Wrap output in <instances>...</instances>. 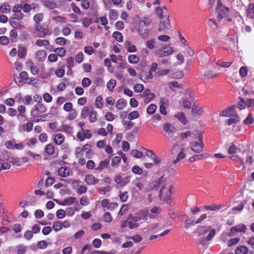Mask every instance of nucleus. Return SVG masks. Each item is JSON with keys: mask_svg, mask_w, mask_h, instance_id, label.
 <instances>
[{"mask_svg": "<svg viewBox=\"0 0 254 254\" xmlns=\"http://www.w3.org/2000/svg\"><path fill=\"white\" fill-rule=\"evenodd\" d=\"M215 12L217 14L216 18L218 21H219L221 19L223 18H226L228 22L232 21L231 18L228 16L229 8L223 5L220 0L218 1Z\"/></svg>", "mask_w": 254, "mask_h": 254, "instance_id": "nucleus-1", "label": "nucleus"}, {"mask_svg": "<svg viewBox=\"0 0 254 254\" xmlns=\"http://www.w3.org/2000/svg\"><path fill=\"white\" fill-rule=\"evenodd\" d=\"M34 34L38 37H44L46 35H50L49 30L47 26H42L40 24H35Z\"/></svg>", "mask_w": 254, "mask_h": 254, "instance_id": "nucleus-2", "label": "nucleus"}, {"mask_svg": "<svg viewBox=\"0 0 254 254\" xmlns=\"http://www.w3.org/2000/svg\"><path fill=\"white\" fill-rule=\"evenodd\" d=\"M173 53L172 48L169 46H166L156 50L154 53L156 56L161 58L171 55Z\"/></svg>", "mask_w": 254, "mask_h": 254, "instance_id": "nucleus-3", "label": "nucleus"}, {"mask_svg": "<svg viewBox=\"0 0 254 254\" xmlns=\"http://www.w3.org/2000/svg\"><path fill=\"white\" fill-rule=\"evenodd\" d=\"M47 108L43 104H37L35 105L34 107L31 111V116H37L42 113L46 111Z\"/></svg>", "mask_w": 254, "mask_h": 254, "instance_id": "nucleus-4", "label": "nucleus"}, {"mask_svg": "<svg viewBox=\"0 0 254 254\" xmlns=\"http://www.w3.org/2000/svg\"><path fill=\"white\" fill-rule=\"evenodd\" d=\"M148 211L147 210H143L139 211L136 216H131L128 218V219H131L133 221L136 223L139 221L141 219H143L144 220L147 219V214Z\"/></svg>", "mask_w": 254, "mask_h": 254, "instance_id": "nucleus-5", "label": "nucleus"}, {"mask_svg": "<svg viewBox=\"0 0 254 254\" xmlns=\"http://www.w3.org/2000/svg\"><path fill=\"white\" fill-rule=\"evenodd\" d=\"M247 229V227L245 225L241 224L232 227L230 229L231 232L228 235L229 237H233L234 236V232L245 233Z\"/></svg>", "mask_w": 254, "mask_h": 254, "instance_id": "nucleus-6", "label": "nucleus"}, {"mask_svg": "<svg viewBox=\"0 0 254 254\" xmlns=\"http://www.w3.org/2000/svg\"><path fill=\"white\" fill-rule=\"evenodd\" d=\"M215 235V230L214 229H211L207 237H201L199 239V243L203 246L207 245V241H210Z\"/></svg>", "mask_w": 254, "mask_h": 254, "instance_id": "nucleus-7", "label": "nucleus"}, {"mask_svg": "<svg viewBox=\"0 0 254 254\" xmlns=\"http://www.w3.org/2000/svg\"><path fill=\"white\" fill-rule=\"evenodd\" d=\"M137 32L142 38L145 39L148 37L149 31L147 28L145 27V26L140 23H139L138 25Z\"/></svg>", "mask_w": 254, "mask_h": 254, "instance_id": "nucleus-8", "label": "nucleus"}, {"mask_svg": "<svg viewBox=\"0 0 254 254\" xmlns=\"http://www.w3.org/2000/svg\"><path fill=\"white\" fill-rule=\"evenodd\" d=\"M85 183L88 185H94L97 184L99 180L95 178L92 174H87L85 176L84 179Z\"/></svg>", "mask_w": 254, "mask_h": 254, "instance_id": "nucleus-9", "label": "nucleus"}, {"mask_svg": "<svg viewBox=\"0 0 254 254\" xmlns=\"http://www.w3.org/2000/svg\"><path fill=\"white\" fill-rule=\"evenodd\" d=\"M191 149L194 152L200 153L203 151L204 146V143H199L197 142L193 141L190 143Z\"/></svg>", "mask_w": 254, "mask_h": 254, "instance_id": "nucleus-10", "label": "nucleus"}, {"mask_svg": "<svg viewBox=\"0 0 254 254\" xmlns=\"http://www.w3.org/2000/svg\"><path fill=\"white\" fill-rule=\"evenodd\" d=\"M78 205V201L74 197H68L64 199V201L62 202L61 205H70L71 204Z\"/></svg>", "mask_w": 254, "mask_h": 254, "instance_id": "nucleus-11", "label": "nucleus"}, {"mask_svg": "<svg viewBox=\"0 0 254 254\" xmlns=\"http://www.w3.org/2000/svg\"><path fill=\"white\" fill-rule=\"evenodd\" d=\"M51 115L52 114L51 113H49L44 114L43 115H38L37 116H32L31 120L34 122H44L46 121L45 119L46 117H49V118H51Z\"/></svg>", "mask_w": 254, "mask_h": 254, "instance_id": "nucleus-12", "label": "nucleus"}, {"mask_svg": "<svg viewBox=\"0 0 254 254\" xmlns=\"http://www.w3.org/2000/svg\"><path fill=\"white\" fill-rule=\"evenodd\" d=\"M2 154L3 161L5 160L9 163H12L13 164L15 163V159L14 157L11 155V154L7 151L2 152Z\"/></svg>", "mask_w": 254, "mask_h": 254, "instance_id": "nucleus-13", "label": "nucleus"}, {"mask_svg": "<svg viewBox=\"0 0 254 254\" xmlns=\"http://www.w3.org/2000/svg\"><path fill=\"white\" fill-rule=\"evenodd\" d=\"M9 22L10 25L15 28L22 29L23 28L19 21L13 17L10 18Z\"/></svg>", "mask_w": 254, "mask_h": 254, "instance_id": "nucleus-14", "label": "nucleus"}, {"mask_svg": "<svg viewBox=\"0 0 254 254\" xmlns=\"http://www.w3.org/2000/svg\"><path fill=\"white\" fill-rule=\"evenodd\" d=\"M235 107V106H233L227 108L224 110L221 111L219 114L220 116L223 117L232 116V114L231 113V112L233 111Z\"/></svg>", "mask_w": 254, "mask_h": 254, "instance_id": "nucleus-15", "label": "nucleus"}, {"mask_svg": "<svg viewBox=\"0 0 254 254\" xmlns=\"http://www.w3.org/2000/svg\"><path fill=\"white\" fill-rule=\"evenodd\" d=\"M58 131H64L69 134H71L73 133V128L69 125L63 124L60 127Z\"/></svg>", "mask_w": 254, "mask_h": 254, "instance_id": "nucleus-16", "label": "nucleus"}, {"mask_svg": "<svg viewBox=\"0 0 254 254\" xmlns=\"http://www.w3.org/2000/svg\"><path fill=\"white\" fill-rule=\"evenodd\" d=\"M210 226H199L197 227L196 231L197 232L199 235H201L206 233L209 230L210 231Z\"/></svg>", "mask_w": 254, "mask_h": 254, "instance_id": "nucleus-17", "label": "nucleus"}, {"mask_svg": "<svg viewBox=\"0 0 254 254\" xmlns=\"http://www.w3.org/2000/svg\"><path fill=\"white\" fill-rule=\"evenodd\" d=\"M168 85L170 88V89L173 91H176L174 89L175 87L181 89L183 88V86L182 84H180L176 81L169 82L168 83Z\"/></svg>", "mask_w": 254, "mask_h": 254, "instance_id": "nucleus-18", "label": "nucleus"}, {"mask_svg": "<svg viewBox=\"0 0 254 254\" xmlns=\"http://www.w3.org/2000/svg\"><path fill=\"white\" fill-rule=\"evenodd\" d=\"M47 55V53L45 50H40L36 53V57L38 61H43Z\"/></svg>", "mask_w": 254, "mask_h": 254, "instance_id": "nucleus-19", "label": "nucleus"}, {"mask_svg": "<svg viewBox=\"0 0 254 254\" xmlns=\"http://www.w3.org/2000/svg\"><path fill=\"white\" fill-rule=\"evenodd\" d=\"M175 129V127L168 123H165L163 125L164 131L168 133H173Z\"/></svg>", "mask_w": 254, "mask_h": 254, "instance_id": "nucleus-20", "label": "nucleus"}, {"mask_svg": "<svg viewBox=\"0 0 254 254\" xmlns=\"http://www.w3.org/2000/svg\"><path fill=\"white\" fill-rule=\"evenodd\" d=\"M240 121V118L238 115H236L234 118H231L226 121L227 124L229 126L233 124H236Z\"/></svg>", "mask_w": 254, "mask_h": 254, "instance_id": "nucleus-21", "label": "nucleus"}, {"mask_svg": "<svg viewBox=\"0 0 254 254\" xmlns=\"http://www.w3.org/2000/svg\"><path fill=\"white\" fill-rule=\"evenodd\" d=\"M158 184L159 185L161 186V189L160 190V194H159V197L160 199L162 198V197H163V190L164 188H165L166 185L165 183L164 182V176H162L159 178L158 179Z\"/></svg>", "mask_w": 254, "mask_h": 254, "instance_id": "nucleus-22", "label": "nucleus"}, {"mask_svg": "<svg viewBox=\"0 0 254 254\" xmlns=\"http://www.w3.org/2000/svg\"><path fill=\"white\" fill-rule=\"evenodd\" d=\"M247 16L251 19H254V4H250L247 10Z\"/></svg>", "mask_w": 254, "mask_h": 254, "instance_id": "nucleus-23", "label": "nucleus"}, {"mask_svg": "<svg viewBox=\"0 0 254 254\" xmlns=\"http://www.w3.org/2000/svg\"><path fill=\"white\" fill-rule=\"evenodd\" d=\"M175 117L178 119L184 125H186L188 121L185 118V114L181 112L176 115Z\"/></svg>", "mask_w": 254, "mask_h": 254, "instance_id": "nucleus-24", "label": "nucleus"}, {"mask_svg": "<svg viewBox=\"0 0 254 254\" xmlns=\"http://www.w3.org/2000/svg\"><path fill=\"white\" fill-rule=\"evenodd\" d=\"M64 136L61 133H58L56 135L54 141L56 144L61 145L64 142Z\"/></svg>", "mask_w": 254, "mask_h": 254, "instance_id": "nucleus-25", "label": "nucleus"}, {"mask_svg": "<svg viewBox=\"0 0 254 254\" xmlns=\"http://www.w3.org/2000/svg\"><path fill=\"white\" fill-rule=\"evenodd\" d=\"M235 254H247L248 249L244 246H240L235 250Z\"/></svg>", "mask_w": 254, "mask_h": 254, "instance_id": "nucleus-26", "label": "nucleus"}, {"mask_svg": "<svg viewBox=\"0 0 254 254\" xmlns=\"http://www.w3.org/2000/svg\"><path fill=\"white\" fill-rule=\"evenodd\" d=\"M58 175L62 177H66L69 175V171L66 167H61L58 169Z\"/></svg>", "mask_w": 254, "mask_h": 254, "instance_id": "nucleus-27", "label": "nucleus"}, {"mask_svg": "<svg viewBox=\"0 0 254 254\" xmlns=\"http://www.w3.org/2000/svg\"><path fill=\"white\" fill-rule=\"evenodd\" d=\"M110 158L106 159L103 161L100 162L99 165L95 169L98 171H102L105 167H106L110 162Z\"/></svg>", "mask_w": 254, "mask_h": 254, "instance_id": "nucleus-28", "label": "nucleus"}, {"mask_svg": "<svg viewBox=\"0 0 254 254\" xmlns=\"http://www.w3.org/2000/svg\"><path fill=\"white\" fill-rule=\"evenodd\" d=\"M152 20L149 16L144 17L143 19L141 20H138L139 23H141L145 27L147 28L150 24Z\"/></svg>", "mask_w": 254, "mask_h": 254, "instance_id": "nucleus-29", "label": "nucleus"}, {"mask_svg": "<svg viewBox=\"0 0 254 254\" xmlns=\"http://www.w3.org/2000/svg\"><path fill=\"white\" fill-rule=\"evenodd\" d=\"M165 18H166L165 20L163 21H161L160 23L164 28L166 29H169L170 28V23L169 20V16L168 14H165L164 15Z\"/></svg>", "mask_w": 254, "mask_h": 254, "instance_id": "nucleus-30", "label": "nucleus"}, {"mask_svg": "<svg viewBox=\"0 0 254 254\" xmlns=\"http://www.w3.org/2000/svg\"><path fill=\"white\" fill-rule=\"evenodd\" d=\"M163 8L165 10H167V9L165 7H163L161 8L160 7H157L156 8V13L159 15L160 19H162L165 18L164 15L165 14H167L166 12L163 10Z\"/></svg>", "mask_w": 254, "mask_h": 254, "instance_id": "nucleus-31", "label": "nucleus"}, {"mask_svg": "<svg viewBox=\"0 0 254 254\" xmlns=\"http://www.w3.org/2000/svg\"><path fill=\"white\" fill-rule=\"evenodd\" d=\"M43 5L51 9H54L56 7V3L51 1L50 0H44L43 1Z\"/></svg>", "mask_w": 254, "mask_h": 254, "instance_id": "nucleus-32", "label": "nucleus"}, {"mask_svg": "<svg viewBox=\"0 0 254 254\" xmlns=\"http://www.w3.org/2000/svg\"><path fill=\"white\" fill-rule=\"evenodd\" d=\"M97 112L94 110L93 109L90 111L89 113V119L91 123H94L97 120Z\"/></svg>", "mask_w": 254, "mask_h": 254, "instance_id": "nucleus-33", "label": "nucleus"}, {"mask_svg": "<svg viewBox=\"0 0 254 254\" xmlns=\"http://www.w3.org/2000/svg\"><path fill=\"white\" fill-rule=\"evenodd\" d=\"M10 6L9 4L7 2L3 3L0 6V10L2 13H7L10 12Z\"/></svg>", "mask_w": 254, "mask_h": 254, "instance_id": "nucleus-34", "label": "nucleus"}, {"mask_svg": "<svg viewBox=\"0 0 254 254\" xmlns=\"http://www.w3.org/2000/svg\"><path fill=\"white\" fill-rule=\"evenodd\" d=\"M119 196L120 197V200L122 202L127 201L128 198V192L127 191H125L124 192L120 191L119 192Z\"/></svg>", "mask_w": 254, "mask_h": 254, "instance_id": "nucleus-35", "label": "nucleus"}, {"mask_svg": "<svg viewBox=\"0 0 254 254\" xmlns=\"http://www.w3.org/2000/svg\"><path fill=\"white\" fill-rule=\"evenodd\" d=\"M45 151L48 155H53L55 152V148L52 144H48L45 146Z\"/></svg>", "mask_w": 254, "mask_h": 254, "instance_id": "nucleus-36", "label": "nucleus"}, {"mask_svg": "<svg viewBox=\"0 0 254 254\" xmlns=\"http://www.w3.org/2000/svg\"><path fill=\"white\" fill-rule=\"evenodd\" d=\"M18 56L20 58H23L26 55V49L23 47H19L18 49Z\"/></svg>", "mask_w": 254, "mask_h": 254, "instance_id": "nucleus-37", "label": "nucleus"}, {"mask_svg": "<svg viewBox=\"0 0 254 254\" xmlns=\"http://www.w3.org/2000/svg\"><path fill=\"white\" fill-rule=\"evenodd\" d=\"M184 148H182L181 151L178 153L177 157L176 159H175L173 163L174 164H177L178 162H179L181 159L184 158L186 156V155L184 153Z\"/></svg>", "mask_w": 254, "mask_h": 254, "instance_id": "nucleus-38", "label": "nucleus"}, {"mask_svg": "<svg viewBox=\"0 0 254 254\" xmlns=\"http://www.w3.org/2000/svg\"><path fill=\"white\" fill-rule=\"evenodd\" d=\"M203 110L201 108H199L197 105L193 104L192 107V113L194 114L200 115L203 112Z\"/></svg>", "mask_w": 254, "mask_h": 254, "instance_id": "nucleus-39", "label": "nucleus"}, {"mask_svg": "<svg viewBox=\"0 0 254 254\" xmlns=\"http://www.w3.org/2000/svg\"><path fill=\"white\" fill-rule=\"evenodd\" d=\"M54 52L56 53L58 56L63 57L65 56L66 51L64 49V48L63 47H60L56 48L54 50Z\"/></svg>", "mask_w": 254, "mask_h": 254, "instance_id": "nucleus-40", "label": "nucleus"}, {"mask_svg": "<svg viewBox=\"0 0 254 254\" xmlns=\"http://www.w3.org/2000/svg\"><path fill=\"white\" fill-rule=\"evenodd\" d=\"M127 102L125 99H120L117 102L116 106L118 109L121 110L124 108Z\"/></svg>", "mask_w": 254, "mask_h": 254, "instance_id": "nucleus-41", "label": "nucleus"}, {"mask_svg": "<svg viewBox=\"0 0 254 254\" xmlns=\"http://www.w3.org/2000/svg\"><path fill=\"white\" fill-rule=\"evenodd\" d=\"M172 188V186H170L169 187L168 191L167 194L164 196V198H163L164 200L167 203H170L171 200V194L172 193L171 189Z\"/></svg>", "mask_w": 254, "mask_h": 254, "instance_id": "nucleus-42", "label": "nucleus"}, {"mask_svg": "<svg viewBox=\"0 0 254 254\" xmlns=\"http://www.w3.org/2000/svg\"><path fill=\"white\" fill-rule=\"evenodd\" d=\"M44 15L41 13H38L36 14L34 17V20L35 22V24H39L40 22L43 19Z\"/></svg>", "mask_w": 254, "mask_h": 254, "instance_id": "nucleus-43", "label": "nucleus"}, {"mask_svg": "<svg viewBox=\"0 0 254 254\" xmlns=\"http://www.w3.org/2000/svg\"><path fill=\"white\" fill-rule=\"evenodd\" d=\"M113 37L119 42H121L123 41L122 34L119 31L114 32L113 34Z\"/></svg>", "mask_w": 254, "mask_h": 254, "instance_id": "nucleus-44", "label": "nucleus"}, {"mask_svg": "<svg viewBox=\"0 0 254 254\" xmlns=\"http://www.w3.org/2000/svg\"><path fill=\"white\" fill-rule=\"evenodd\" d=\"M128 62L131 64H136L139 61V58L134 55H131L128 57Z\"/></svg>", "mask_w": 254, "mask_h": 254, "instance_id": "nucleus-45", "label": "nucleus"}, {"mask_svg": "<svg viewBox=\"0 0 254 254\" xmlns=\"http://www.w3.org/2000/svg\"><path fill=\"white\" fill-rule=\"evenodd\" d=\"M116 84V80L114 79H110L107 84V87L110 91H113Z\"/></svg>", "mask_w": 254, "mask_h": 254, "instance_id": "nucleus-46", "label": "nucleus"}, {"mask_svg": "<svg viewBox=\"0 0 254 254\" xmlns=\"http://www.w3.org/2000/svg\"><path fill=\"white\" fill-rule=\"evenodd\" d=\"M254 122L252 114L250 113L247 118L243 121V124L246 125H251Z\"/></svg>", "mask_w": 254, "mask_h": 254, "instance_id": "nucleus-47", "label": "nucleus"}, {"mask_svg": "<svg viewBox=\"0 0 254 254\" xmlns=\"http://www.w3.org/2000/svg\"><path fill=\"white\" fill-rule=\"evenodd\" d=\"M157 109V106L153 104H150L147 108L146 111L148 114H153Z\"/></svg>", "mask_w": 254, "mask_h": 254, "instance_id": "nucleus-48", "label": "nucleus"}, {"mask_svg": "<svg viewBox=\"0 0 254 254\" xmlns=\"http://www.w3.org/2000/svg\"><path fill=\"white\" fill-rule=\"evenodd\" d=\"M0 164L1 165V170H7L10 169L11 165L9 163L4 162L2 159L0 158Z\"/></svg>", "mask_w": 254, "mask_h": 254, "instance_id": "nucleus-49", "label": "nucleus"}, {"mask_svg": "<svg viewBox=\"0 0 254 254\" xmlns=\"http://www.w3.org/2000/svg\"><path fill=\"white\" fill-rule=\"evenodd\" d=\"M139 117L138 112L136 111H134L130 112L128 115V119L130 120L135 119Z\"/></svg>", "mask_w": 254, "mask_h": 254, "instance_id": "nucleus-50", "label": "nucleus"}, {"mask_svg": "<svg viewBox=\"0 0 254 254\" xmlns=\"http://www.w3.org/2000/svg\"><path fill=\"white\" fill-rule=\"evenodd\" d=\"M36 44L39 47L42 46H48L49 45V42L47 40L38 39L36 41Z\"/></svg>", "mask_w": 254, "mask_h": 254, "instance_id": "nucleus-51", "label": "nucleus"}, {"mask_svg": "<svg viewBox=\"0 0 254 254\" xmlns=\"http://www.w3.org/2000/svg\"><path fill=\"white\" fill-rule=\"evenodd\" d=\"M159 226V223H154L148 225L145 229H146L147 231H152L153 230L158 228Z\"/></svg>", "mask_w": 254, "mask_h": 254, "instance_id": "nucleus-52", "label": "nucleus"}, {"mask_svg": "<svg viewBox=\"0 0 254 254\" xmlns=\"http://www.w3.org/2000/svg\"><path fill=\"white\" fill-rule=\"evenodd\" d=\"M217 75L218 74L216 73L213 74L212 72L209 70H206L204 72V75L207 77L208 80L211 78L216 77Z\"/></svg>", "mask_w": 254, "mask_h": 254, "instance_id": "nucleus-53", "label": "nucleus"}, {"mask_svg": "<svg viewBox=\"0 0 254 254\" xmlns=\"http://www.w3.org/2000/svg\"><path fill=\"white\" fill-rule=\"evenodd\" d=\"M91 84L90 79L87 77H84L82 80V85L84 88L88 87Z\"/></svg>", "mask_w": 254, "mask_h": 254, "instance_id": "nucleus-54", "label": "nucleus"}, {"mask_svg": "<svg viewBox=\"0 0 254 254\" xmlns=\"http://www.w3.org/2000/svg\"><path fill=\"white\" fill-rule=\"evenodd\" d=\"M57 217L59 219L64 218L66 215L65 211L63 209H60L56 212Z\"/></svg>", "mask_w": 254, "mask_h": 254, "instance_id": "nucleus-55", "label": "nucleus"}, {"mask_svg": "<svg viewBox=\"0 0 254 254\" xmlns=\"http://www.w3.org/2000/svg\"><path fill=\"white\" fill-rule=\"evenodd\" d=\"M53 229L56 232L62 230L63 228L62 223H61L60 221L54 223L53 225Z\"/></svg>", "mask_w": 254, "mask_h": 254, "instance_id": "nucleus-56", "label": "nucleus"}, {"mask_svg": "<svg viewBox=\"0 0 254 254\" xmlns=\"http://www.w3.org/2000/svg\"><path fill=\"white\" fill-rule=\"evenodd\" d=\"M89 112L90 111L88 107L86 106L84 107L81 111V117L83 118H86L87 116L89 115Z\"/></svg>", "mask_w": 254, "mask_h": 254, "instance_id": "nucleus-57", "label": "nucleus"}, {"mask_svg": "<svg viewBox=\"0 0 254 254\" xmlns=\"http://www.w3.org/2000/svg\"><path fill=\"white\" fill-rule=\"evenodd\" d=\"M132 171L133 173L138 175H140L143 173L142 169L137 165H135L132 167Z\"/></svg>", "mask_w": 254, "mask_h": 254, "instance_id": "nucleus-58", "label": "nucleus"}, {"mask_svg": "<svg viewBox=\"0 0 254 254\" xmlns=\"http://www.w3.org/2000/svg\"><path fill=\"white\" fill-rule=\"evenodd\" d=\"M129 220V221L128 220V226L130 229H133L138 227V224L133 221L131 219H130Z\"/></svg>", "mask_w": 254, "mask_h": 254, "instance_id": "nucleus-59", "label": "nucleus"}, {"mask_svg": "<svg viewBox=\"0 0 254 254\" xmlns=\"http://www.w3.org/2000/svg\"><path fill=\"white\" fill-rule=\"evenodd\" d=\"M240 75L242 77H245L248 74V69L245 66H242L239 71Z\"/></svg>", "mask_w": 254, "mask_h": 254, "instance_id": "nucleus-60", "label": "nucleus"}, {"mask_svg": "<svg viewBox=\"0 0 254 254\" xmlns=\"http://www.w3.org/2000/svg\"><path fill=\"white\" fill-rule=\"evenodd\" d=\"M133 88L135 92L139 93L143 90L144 86L141 84H136Z\"/></svg>", "mask_w": 254, "mask_h": 254, "instance_id": "nucleus-61", "label": "nucleus"}, {"mask_svg": "<svg viewBox=\"0 0 254 254\" xmlns=\"http://www.w3.org/2000/svg\"><path fill=\"white\" fill-rule=\"evenodd\" d=\"M102 97L98 96L96 97L95 100V106L98 108H101L102 106Z\"/></svg>", "mask_w": 254, "mask_h": 254, "instance_id": "nucleus-62", "label": "nucleus"}, {"mask_svg": "<svg viewBox=\"0 0 254 254\" xmlns=\"http://www.w3.org/2000/svg\"><path fill=\"white\" fill-rule=\"evenodd\" d=\"M17 254H24L26 253V249L23 245H19L17 247Z\"/></svg>", "mask_w": 254, "mask_h": 254, "instance_id": "nucleus-63", "label": "nucleus"}, {"mask_svg": "<svg viewBox=\"0 0 254 254\" xmlns=\"http://www.w3.org/2000/svg\"><path fill=\"white\" fill-rule=\"evenodd\" d=\"M92 20L90 18L84 17L82 19V24L85 27H88L91 23Z\"/></svg>", "mask_w": 254, "mask_h": 254, "instance_id": "nucleus-64", "label": "nucleus"}]
</instances>
